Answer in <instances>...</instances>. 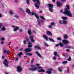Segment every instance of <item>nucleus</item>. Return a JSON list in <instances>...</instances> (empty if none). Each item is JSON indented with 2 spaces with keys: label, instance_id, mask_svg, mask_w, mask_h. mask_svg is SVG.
I'll list each match as a JSON object with an SVG mask.
<instances>
[{
  "label": "nucleus",
  "instance_id": "nucleus-1",
  "mask_svg": "<svg viewBox=\"0 0 74 74\" xmlns=\"http://www.w3.org/2000/svg\"><path fill=\"white\" fill-rule=\"evenodd\" d=\"M60 12L61 13H63V14H64L65 15H66L71 18L72 16H73L72 14L71 13V12H70V11L68 10L67 8H65L64 9V12H63V10H61L60 11Z\"/></svg>",
  "mask_w": 74,
  "mask_h": 74
},
{
  "label": "nucleus",
  "instance_id": "nucleus-2",
  "mask_svg": "<svg viewBox=\"0 0 74 74\" xmlns=\"http://www.w3.org/2000/svg\"><path fill=\"white\" fill-rule=\"evenodd\" d=\"M31 67H35L33 68H29V71H36L37 69H42V67L41 66H39L38 67H36V66H34V65H32L31 66Z\"/></svg>",
  "mask_w": 74,
  "mask_h": 74
},
{
  "label": "nucleus",
  "instance_id": "nucleus-3",
  "mask_svg": "<svg viewBox=\"0 0 74 74\" xmlns=\"http://www.w3.org/2000/svg\"><path fill=\"white\" fill-rule=\"evenodd\" d=\"M7 62H8L7 59H5L4 60V61L3 62V63L5 67H8V63H6Z\"/></svg>",
  "mask_w": 74,
  "mask_h": 74
},
{
  "label": "nucleus",
  "instance_id": "nucleus-4",
  "mask_svg": "<svg viewBox=\"0 0 74 74\" xmlns=\"http://www.w3.org/2000/svg\"><path fill=\"white\" fill-rule=\"evenodd\" d=\"M32 48L29 47L25 49V52H30L32 51Z\"/></svg>",
  "mask_w": 74,
  "mask_h": 74
},
{
  "label": "nucleus",
  "instance_id": "nucleus-5",
  "mask_svg": "<svg viewBox=\"0 0 74 74\" xmlns=\"http://www.w3.org/2000/svg\"><path fill=\"white\" fill-rule=\"evenodd\" d=\"M17 71L18 73H20L22 70V67L20 66H18L17 67Z\"/></svg>",
  "mask_w": 74,
  "mask_h": 74
},
{
  "label": "nucleus",
  "instance_id": "nucleus-6",
  "mask_svg": "<svg viewBox=\"0 0 74 74\" xmlns=\"http://www.w3.org/2000/svg\"><path fill=\"white\" fill-rule=\"evenodd\" d=\"M62 42L65 45H67V44H69L70 43L69 41L66 40H62Z\"/></svg>",
  "mask_w": 74,
  "mask_h": 74
},
{
  "label": "nucleus",
  "instance_id": "nucleus-7",
  "mask_svg": "<svg viewBox=\"0 0 74 74\" xmlns=\"http://www.w3.org/2000/svg\"><path fill=\"white\" fill-rule=\"evenodd\" d=\"M31 13L32 14V15H35V17H36V18L38 19H39V16L37 15V14H36L35 13H34V12H31Z\"/></svg>",
  "mask_w": 74,
  "mask_h": 74
},
{
  "label": "nucleus",
  "instance_id": "nucleus-8",
  "mask_svg": "<svg viewBox=\"0 0 74 74\" xmlns=\"http://www.w3.org/2000/svg\"><path fill=\"white\" fill-rule=\"evenodd\" d=\"M12 27L13 28H14V27L15 28L13 30L14 32H16V31H17V30H18V29H19V27L14 25L12 26Z\"/></svg>",
  "mask_w": 74,
  "mask_h": 74
},
{
  "label": "nucleus",
  "instance_id": "nucleus-9",
  "mask_svg": "<svg viewBox=\"0 0 74 74\" xmlns=\"http://www.w3.org/2000/svg\"><path fill=\"white\" fill-rule=\"evenodd\" d=\"M3 53H7V54H9L10 53V52L9 50H4L3 51Z\"/></svg>",
  "mask_w": 74,
  "mask_h": 74
},
{
  "label": "nucleus",
  "instance_id": "nucleus-10",
  "mask_svg": "<svg viewBox=\"0 0 74 74\" xmlns=\"http://www.w3.org/2000/svg\"><path fill=\"white\" fill-rule=\"evenodd\" d=\"M56 4L57 7H60V6H62V4L59 1H57L56 3Z\"/></svg>",
  "mask_w": 74,
  "mask_h": 74
},
{
  "label": "nucleus",
  "instance_id": "nucleus-11",
  "mask_svg": "<svg viewBox=\"0 0 74 74\" xmlns=\"http://www.w3.org/2000/svg\"><path fill=\"white\" fill-rule=\"evenodd\" d=\"M29 38L32 42H33L34 41V40H33V36H31L29 37Z\"/></svg>",
  "mask_w": 74,
  "mask_h": 74
},
{
  "label": "nucleus",
  "instance_id": "nucleus-12",
  "mask_svg": "<svg viewBox=\"0 0 74 74\" xmlns=\"http://www.w3.org/2000/svg\"><path fill=\"white\" fill-rule=\"evenodd\" d=\"M28 48H31L32 47H33V45H32V43H31V42H29L28 43Z\"/></svg>",
  "mask_w": 74,
  "mask_h": 74
},
{
  "label": "nucleus",
  "instance_id": "nucleus-13",
  "mask_svg": "<svg viewBox=\"0 0 74 74\" xmlns=\"http://www.w3.org/2000/svg\"><path fill=\"white\" fill-rule=\"evenodd\" d=\"M26 12L29 15H30L31 14V12H30V10L29 9H26Z\"/></svg>",
  "mask_w": 74,
  "mask_h": 74
},
{
  "label": "nucleus",
  "instance_id": "nucleus-14",
  "mask_svg": "<svg viewBox=\"0 0 74 74\" xmlns=\"http://www.w3.org/2000/svg\"><path fill=\"white\" fill-rule=\"evenodd\" d=\"M39 26H41V22H43L44 21L42 20H41L40 21V20H37Z\"/></svg>",
  "mask_w": 74,
  "mask_h": 74
},
{
  "label": "nucleus",
  "instance_id": "nucleus-15",
  "mask_svg": "<svg viewBox=\"0 0 74 74\" xmlns=\"http://www.w3.org/2000/svg\"><path fill=\"white\" fill-rule=\"evenodd\" d=\"M23 55V53L22 52H20L18 53L17 55V57L19 56V57H21L22 55Z\"/></svg>",
  "mask_w": 74,
  "mask_h": 74
},
{
  "label": "nucleus",
  "instance_id": "nucleus-16",
  "mask_svg": "<svg viewBox=\"0 0 74 74\" xmlns=\"http://www.w3.org/2000/svg\"><path fill=\"white\" fill-rule=\"evenodd\" d=\"M46 34H47V35H50V36H52V33L49 31H47L46 32Z\"/></svg>",
  "mask_w": 74,
  "mask_h": 74
},
{
  "label": "nucleus",
  "instance_id": "nucleus-17",
  "mask_svg": "<svg viewBox=\"0 0 74 74\" xmlns=\"http://www.w3.org/2000/svg\"><path fill=\"white\" fill-rule=\"evenodd\" d=\"M34 2H36V1L37 3L38 4H40L41 1H39V0H33Z\"/></svg>",
  "mask_w": 74,
  "mask_h": 74
},
{
  "label": "nucleus",
  "instance_id": "nucleus-18",
  "mask_svg": "<svg viewBox=\"0 0 74 74\" xmlns=\"http://www.w3.org/2000/svg\"><path fill=\"white\" fill-rule=\"evenodd\" d=\"M49 8H52L53 7V5L51 4H49L48 5Z\"/></svg>",
  "mask_w": 74,
  "mask_h": 74
},
{
  "label": "nucleus",
  "instance_id": "nucleus-19",
  "mask_svg": "<svg viewBox=\"0 0 74 74\" xmlns=\"http://www.w3.org/2000/svg\"><path fill=\"white\" fill-rule=\"evenodd\" d=\"M43 37L44 39H45L46 40H48V38L47 37V36L46 35H44L43 36Z\"/></svg>",
  "mask_w": 74,
  "mask_h": 74
},
{
  "label": "nucleus",
  "instance_id": "nucleus-20",
  "mask_svg": "<svg viewBox=\"0 0 74 74\" xmlns=\"http://www.w3.org/2000/svg\"><path fill=\"white\" fill-rule=\"evenodd\" d=\"M35 47L36 48H38V49H40V50L41 49V48L40 47L39 45H36L35 46Z\"/></svg>",
  "mask_w": 74,
  "mask_h": 74
},
{
  "label": "nucleus",
  "instance_id": "nucleus-21",
  "mask_svg": "<svg viewBox=\"0 0 74 74\" xmlns=\"http://www.w3.org/2000/svg\"><path fill=\"white\" fill-rule=\"evenodd\" d=\"M36 54H37V55H38V56H39V57H40V58H42V56H41V55H40V53H38V51H36Z\"/></svg>",
  "mask_w": 74,
  "mask_h": 74
},
{
  "label": "nucleus",
  "instance_id": "nucleus-22",
  "mask_svg": "<svg viewBox=\"0 0 74 74\" xmlns=\"http://www.w3.org/2000/svg\"><path fill=\"white\" fill-rule=\"evenodd\" d=\"M62 69H63V68L62 67H58V70L60 71V72H61V71H62Z\"/></svg>",
  "mask_w": 74,
  "mask_h": 74
},
{
  "label": "nucleus",
  "instance_id": "nucleus-23",
  "mask_svg": "<svg viewBox=\"0 0 74 74\" xmlns=\"http://www.w3.org/2000/svg\"><path fill=\"white\" fill-rule=\"evenodd\" d=\"M67 23V21H66L63 20L62 21V24L64 25H66Z\"/></svg>",
  "mask_w": 74,
  "mask_h": 74
},
{
  "label": "nucleus",
  "instance_id": "nucleus-24",
  "mask_svg": "<svg viewBox=\"0 0 74 74\" xmlns=\"http://www.w3.org/2000/svg\"><path fill=\"white\" fill-rule=\"evenodd\" d=\"M59 44L60 46L61 47H63V46H64V45H63V44L61 42H59Z\"/></svg>",
  "mask_w": 74,
  "mask_h": 74
},
{
  "label": "nucleus",
  "instance_id": "nucleus-25",
  "mask_svg": "<svg viewBox=\"0 0 74 74\" xmlns=\"http://www.w3.org/2000/svg\"><path fill=\"white\" fill-rule=\"evenodd\" d=\"M55 56H56L57 57H59V55L58 54V53L56 51H55L54 53Z\"/></svg>",
  "mask_w": 74,
  "mask_h": 74
},
{
  "label": "nucleus",
  "instance_id": "nucleus-26",
  "mask_svg": "<svg viewBox=\"0 0 74 74\" xmlns=\"http://www.w3.org/2000/svg\"><path fill=\"white\" fill-rule=\"evenodd\" d=\"M40 18L42 19L43 20H44V21H45V18L42 16H40Z\"/></svg>",
  "mask_w": 74,
  "mask_h": 74
},
{
  "label": "nucleus",
  "instance_id": "nucleus-27",
  "mask_svg": "<svg viewBox=\"0 0 74 74\" xmlns=\"http://www.w3.org/2000/svg\"><path fill=\"white\" fill-rule=\"evenodd\" d=\"M49 40H50L51 41H52V42H55V40L51 38H49Z\"/></svg>",
  "mask_w": 74,
  "mask_h": 74
},
{
  "label": "nucleus",
  "instance_id": "nucleus-28",
  "mask_svg": "<svg viewBox=\"0 0 74 74\" xmlns=\"http://www.w3.org/2000/svg\"><path fill=\"white\" fill-rule=\"evenodd\" d=\"M28 34L29 35V36H30V35H31L32 34V32H31V31H30V30H28Z\"/></svg>",
  "mask_w": 74,
  "mask_h": 74
},
{
  "label": "nucleus",
  "instance_id": "nucleus-29",
  "mask_svg": "<svg viewBox=\"0 0 74 74\" xmlns=\"http://www.w3.org/2000/svg\"><path fill=\"white\" fill-rule=\"evenodd\" d=\"M38 72H39V73H41V72H45V71H44V70L43 69H41L40 71H38Z\"/></svg>",
  "mask_w": 74,
  "mask_h": 74
},
{
  "label": "nucleus",
  "instance_id": "nucleus-30",
  "mask_svg": "<svg viewBox=\"0 0 74 74\" xmlns=\"http://www.w3.org/2000/svg\"><path fill=\"white\" fill-rule=\"evenodd\" d=\"M25 38L27 42H29V38H28V37L26 36L25 37Z\"/></svg>",
  "mask_w": 74,
  "mask_h": 74
},
{
  "label": "nucleus",
  "instance_id": "nucleus-31",
  "mask_svg": "<svg viewBox=\"0 0 74 74\" xmlns=\"http://www.w3.org/2000/svg\"><path fill=\"white\" fill-rule=\"evenodd\" d=\"M46 73L48 74H51L52 73V72L51 71H46Z\"/></svg>",
  "mask_w": 74,
  "mask_h": 74
},
{
  "label": "nucleus",
  "instance_id": "nucleus-32",
  "mask_svg": "<svg viewBox=\"0 0 74 74\" xmlns=\"http://www.w3.org/2000/svg\"><path fill=\"white\" fill-rule=\"evenodd\" d=\"M9 13L10 15H13V13L12 12V11L11 10H9Z\"/></svg>",
  "mask_w": 74,
  "mask_h": 74
},
{
  "label": "nucleus",
  "instance_id": "nucleus-33",
  "mask_svg": "<svg viewBox=\"0 0 74 74\" xmlns=\"http://www.w3.org/2000/svg\"><path fill=\"white\" fill-rule=\"evenodd\" d=\"M64 39H66V38H67V35H64Z\"/></svg>",
  "mask_w": 74,
  "mask_h": 74
},
{
  "label": "nucleus",
  "instance_id": "nucleus-34",
  "mask_svg": "<svg viewBox=\"0 0 74 74\" xmlns=\"http://www.w3.org/2000/svg\"><path fill=\"white\" fill-rule=\"evenodd\" d=\"M65 48H71V46H65Z\"/></svg>",
  "mask_w": 74,
  "mask_h": 74
},
{
  "label": "nucleus",
  "instance_id": "nucleus-35",
  "mask_svg": "<svg viewBox=\"0 0 74 74\" xmlns=\"http://www.w3.org/2000/svg\"><path fill=\"white\" fill-rule=\"evenodd\" d=\"M44 44L46 46V47H49V45L48 44H47V43L44 42Z\"/></svg>",
  "mask_w": 74,
  "mask_h": 74
},
{
  "label": "nucleus",
  "instance_id": "nucleus-36",
  "mask_svg": "<svg viewBox=\"0 0 74 74\" xmlns=\"http://www.w3.org/2000/svg\"><path fill=\"white\" fill-rule=\"evenodd\" d=\"M35 6L36 7V8H39V6L38 5H37V4L36 3H35Z\"/></svg>",
  "mask_w": 74,
  "mask_h": 74
},
{
  "label": "nucleus",
  "instance_id": "nucleus-37",
  "mask_svg": "<svg viewBox=\"0 0 74 74\" xmlns=\"http://www.w3.org/2000/svg\"><path fill=\"white\" fill-rule=\"evenodd\" d=\"M49 10L50 12H53V10L51 8H49Z\"/></svg>",
  "mask_w": 74,
  "mask_h": 74
},
{
  "label": "nucleus",
  "instance_id": "nucleus-38",
  "mask_svg": "<svg viewBox=\"0 0 74 74\" xmlns=\"http://www.w3.org/2000/svg\"><path fill=\"white\" fill-rule=\"evenodd\" d=\"M68 63V62L67 61H64L62 62V64H67Z\"/></svg>",
  "mask_w": 74,
  "mask_h": 74
},
{
  "label": "nucleus",
  "instance_id": "nucleus-39",
  "mask_svg": "<svg viewBox=\"0 0 74 74\" xmlns=\"http://www.w3.org/2000/svg\"><path fill=\"white\" fill-rule=\"evenodd\" d=\"M66 7L67 8V9L69 10H70V6L69 5H67L66 6Z\"/></svg>",
  "mask_w": 74,
  "mask_h": 74
},
{
  "label": "nucleus",
  "instance_id": "nucleus-40",
  "mask_svg": "<svg viewBox=\"0 0 74 74\" xmlns=\"http://www.w3.org/2000/svg\"><path fill=\"white\" fill-rule=\"evenodd\" d=\"M62 18L63 19V20H66V19H67V17H62Z\"/></svg>",
  "mask_w": 74,
  "mask_h": 74
},
{
  "label": "nucleus",
  "instance_id": "nucleus-41",
  "mask_svg": "<svg viewBox=\"0 0 74 74\" xmlns=\"http://www.w3.org/2000/svg\"><path fill=\"white\" fill-rule=\"evenodd\" d=\"M34 58H32L31 60V63L32 64V63H33V61H34Z\"/></svg>",
  "mask_w": 74,
  "mask_h": 74
},
{
  "label": "nucleus",
  "instance_id": "nucleus-42",
  "mask_svg": "<svg viewBox=\"0 0 74 74\" xmlns=\"http://www.w3.org/2000/svg\"><path fill=\"white\" fill-rule=\"evenodd\" d=\"M29 0H26V3L28 5L29 4Z\"/></svg>",
  "mask_w": 74,
  "mask_h": 74
},
{
  "label": "nucleus",
  "instance_id": "nucleus-43",
  "mask_svg": "<svg viewBox=\"0 0 74 74\" xmlns=\"http://www.w3.org/2000/svg\"><path fill=\"white\" fill-rule=\"evenodd\" d=\"M19 10H20V11H22V12H24V10H23V9L22 8H19Z\"/></svg>",
  "mask_w": 74,
  "mask_h": 74
},
{
  "label": "nucleus",
  "instance_id": "nucleus-44",
  "mask_svg": "<svg viewBox=\"0 0 74 74\" xmlns=\"http://www.w3.org/2000/svg\"><path fill=\"white\" fill-rule=\"evenodd\" d=\"M71 57L70 56L68 59L67 60H68V61H71Z\"/></svg>",
  "mask_w": 74,
  "mask_h": 74
},
{
  "label": "nucleus",
  "instance_id": "nucleus-45",
  "mask_svg": "<svg viewBox=\"0 0 74 74\" xmlns=\"http://www.w3.org/2000/svg\"><path fill=\"white\" fill-rule=\"evenodd\" d=\"M59 22L60 23V24H61L62 25L63 24V22H62V21H61V20H59Z\"/></svg>",
  "mask_w": 74,
  "mask_h": 74
},
{
  "label": "nucleus",
  "instance_id": "nucleus-46",
  "mask_svg": "<svg viewBox=\"0 0 74 74\" xmlns=\"http://www.w3.org/2000/svg\"><path fill=\"white\" fill-rule=\"evenodd\" d=\"M5 30V27H3L2 28V30L3 31H4V30Z\"/></svg>",
  "mask_w": 74,
  "mask_h": 74
},
{
  "label": "nucleus",
  "instance_id": "nucleus-47",
  "mask_svg": "<svg viewBox=\"0 0 74 74\" xmlns=\"http://www.w3.org/2000/svg\"><path fill=\"white\" fill-rule=\"evenodd\" d=\"M57 40L59 41H62V38H58Z\"/></svg>",
  "mask_w": 74,
  "mask_h": 74
},
{
  "label": "nucleus",
  "instance_id": "nucleus-48",
  "mask_svg": "<svg viewBox=\"0 0 74 74\" xmlns=\"http://www.w3.org/2000/svg\"><path fill=\"white\" fill-rule=\"evenodd\" d=\"M48 70L49 71H53V70L52 69L50 68L48 69Z\"/></svg>",
  "mask_w": 74,
  "mask_h": 74
},
{
  "label": "nucleus",
  "instance_id": "nucleus-49",
  "mask_svg": "<svg viewBox=\"0 0 74 74\" xmlns=\"http://www.w3.org/2000/svg\"><path fill=\"white\" fill-rule=\"evenodd\" d=\"M54 24H55V23L52 22L51 24V26H53V25H54Z\"/></svg>",
  "mask_w": 74,
  "mask_h": 74
},
{
  "label": "nucleus",
  "instance_id": "nucleus-50",
  "mask_svg": "<svg viewBox=\"0 0 74 74\" xmlns=\"http://www.w3.org/2000/svg\"><path fill=\"white\" fill-rule=\"evenodd\" d=\"M23 43L24 44H26V40H24L23 41Z\"/></svg>",
  "mask_w": 74,
  "mask_h": 74
},
{
  "label": "nucleus",
  "instance_id": "nucleus-51",
  "mask_svg": "<svg viewBox=\"0 0 74 74\" xmlns=\"http://www.w3.org/2000/svg\"><path fill=\"white\" fill-rule=\"evenodd\" d=\"M14 16L15 18H19V16L17 15H15Z\"/></svg>",
  "mask_w": 74,
  "mask_h": 74
},
{
  "label": "nucleus",
  "instance_id": "nucleus-52",
  "mask_svg": "<svg viewBox=\"0 0 74 74\" xmlns=\"http://www.w3.org/2000/svg\"><path fill=\"white\" fill-rule=\"evenodd\" d=\"M34 33V34H36V31H35V30H33L32 31Z\"/></svg>",
  "mask_w": 74,
  "mask_h": 74
},
{
  "label": "nucleus",
  "instance_id": "nucleus-53",
  "mask_svg": "<svg viewBox=\"0 0 74 74\" xmlns=\"http://www.w3.org/2000/svg\"><path fill=\"white\" fill-rule=\"evenodd\" d=\"M23 48H21L20 49V51H23Z\"/></svg>",
  "mask_w": 74,
  "mask_h": 74
},
{
  "label": "nucleus",
  "instance_id": "nucleus-54",
  "mask_svg": "<svg viewBox=\"0 0 74 74\" xmlns=\"http://www.w3.org/2000/svg\"><path fill=\"white\" fill-rule=\"evenodd\" d=\"M32 53H29V56H32Z\"/></svg>",
  "mask_w": 74,
  "mask_h": 74
},
{
  "label": "nucleus",
  "instance_id": "nucleus-55",
  "mask_svg": "<svg viewBox=\"0 0 74 74\" xmlns=\"http://www.w3.org/2000/svg\"><path fill=\"white\" fill-rule=\"evenodd\" d=\"M4 40H5L4 38H1L2 41H4Z\"/></svg>",
  "mask_w": 74,
  "mask_h": 74
},
{
  "label": "nucleus",
  "instance_id": "nucleus-56",
  "mask_svg": "<svg viewBox=\"0 0 74 74\" xmlns=\"http://www.w3.org/2000/svg\"><path fill=\"white\" fill-rule=\"evenodd\" d=\"M15 49L17 50V49H18V47H15Z\"/></svg>",
  "mask_w": 74,
  "mask_h": 74
},
{
  "label": "nucleus",
  "instance_id": "nucleus-57",
  "mask_svg": "<svg viewBox=\"0 0 74 74\" xmlns=\"http://www.w3.org/2000/svg\"><path fill=\"white\" fill-rule=\"evenodd\" d=\"M4 58H5V57L4 56H2V59H4Z\"/></svg>",
  "mask_w": 74,
  "mask_h": 74
},
{
  "label": "nucleus",
  "instance_id": "nucleus-58",
  "mask_svg": "<svg viewBox=\"0 0 74 74\" xmlns=\"http://www.w3.org/2000/svg\"><path fill=\"white\" fill-rule=\"evenodd\" d=\"M61 1L62 2H65V1H66V0H61Z\"/></svg>",
  "mask_w": 74,
  "mask_h": 74
},
{
  "label": "nucleus",
  "instance_id": "nucleus-59",
  "mask_svg": "<svg viewBox=\"0 0 74 74\" xmlns=\"http://www.w3.org/2000/svg\"><path fill=\"white\" fill-rule=\"evenodd\" d=\"M16 60V61H17V60H18V58H15Z\"/></svg>",
  "mask_w": 74,
  "mask_h": 74
},
{
  "label": "nucleus",
  "instance_id": "nucleus-60",
  "mask_svg": "<svg viewBox=\"0 0 74 74\" xmlns=\"http://www.w3.org/2000/svg\"><path fill=\"white\" fill-rule=\"evenodd\" d=\"M67 73H69V69H67Z\"/></svg>",
  "mask_w": 74,
  "mask_h": 74
},
{
  "label": "nucleus",
  "instance_id": "nucleus-61",
  "mask_svg": "<svg viewBox=\"0 0 74 74\" xmlns=\"http://www.w3.org/2000/svg\"><path fill=\"white\" fill-rule=\"evenodd\" d=\"M48 27L49 28H52V26H51V25H49V26Z\"/></svg>",
  "mask_w": 74,
  "mask_h": 74
},
{
  "label": "nucleus",
  "instance_id": "nucleus-62",
  "mask_svg": "<svg viewBox=\"0 0 74 74\" xmlns=\"http://www.w3.org/2000/svg\"><path fill=\"white\" fill-rule=\"evenodd\" d=\"M18 0H15V3H18Z\"/></svg>",
  "mask_w": 74,
  "mask_h": 74
},
{
  "label": "nucleus",
  "instance_id": "nucleus-63",
  "mask_svg": "<svg viewBox=\"0 0 74 74\" xmlns=\"http://www.w3.org/2000/svg\"><path fill=\"white\" fill-rule=\"evenodd\" d=\"M55 64H58V62L57 61H56L55 62Z\"/></svg>",
  "mask_w": 74,
  "mask_h": 74
},
{
  "label": "nucleus",
  "instance_id": "nucleus-64",
  "mask_svg": "<svg viewBox=\"0 0 74 74\" xmlns=\"http://www.w3.org/2000/svg\"><path fill=\"white\" fill-rule=\"evenodd\" d=\"M56 47H58V46H59V45L58 44H56Z\"/></svg>",
  "mask_w": 74,
  "mask_h": 74
}]
</instances>
